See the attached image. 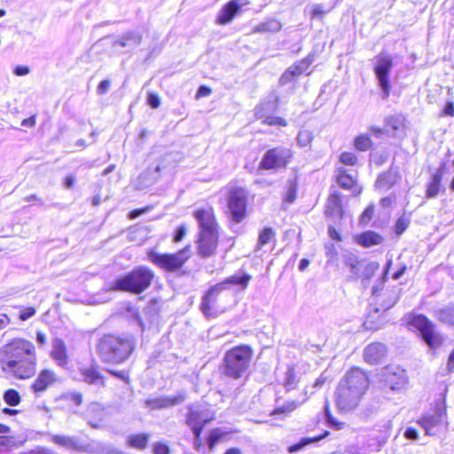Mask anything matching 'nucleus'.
I'll use <instances>...</instances> for the list:
<instances>
[{
    "label": "nucleus",
    "instance_id": "33",
    "mask_svg": "<svg viewBox=\"0 0 454 454\" xmlns=\"http://www.w3.org/2000/svg\"><path fill=\"white\" fill-rule=\"evenodd\" d=\"M363 261H358L357 257L352 254H347L344 257V263L349 267L350 271L354 276H359L360 270H362Z\"/></svg>",
    "mask_w": 454,
    "mask_h": 454
},
{
    "label": "nucleus",
    "instance_id": "23",
    "mask_svg": "<svg viewBox=\"0 0 454 454\" xmlns=\"http://www.w3.org/2000/svg\"><path fill=\"white\" fill-rule=\"evenodd\" d=\"M82 380L90 385H96L104 387L105 380L103 375L98 371V368L94 365L90 367L82 368L80 370Z\"/></svg>",
    "mask_w": 454,
    "mask_h": 454
},
{
    "label": "nucleus",
    "instance_id": "51",
    "mask_svg": "<svg viewBox=\"0 0 454 454\" xmlns=\"http://www.w3.org/2000/svg\"><path fill=\"white\" fill-rule=\"evenodd\" d=\"M298 74L295 73V71L293 70L292 67H290L281 75L279 82L281 84H286L287 82H290Z\"/></svg>",
    "mask_w": 454,
    "mask_h": 454
},
{
    "label": "nucleus",
    "instance_id": "62",
    "mask_svg": "<svg viewBox=\"0 0 454 454\" xmlns=\"http://www.w3.org/2000/svg\"><path fill=\"white\" fill-rule=\"evenodd\" d=\"M443 115H449V116H454V103L453 102H447L443 111Z\"/></svg>",
    "mask_w": 454,
    "mask_h": 454
},
{
    "label": "nucleus",
    "instance_id": "35",
    "mask_svg": "<svg viewBox=\"0 0 454 454\" xmlns=\"http://www.w3.org/2000/svg\"><path fill=\"white\" fill-rule=\"evenodd\" d=\"M379 264L376 262H363L362 270H360L359 276H355L356 278H363L364 280L370 279L374 272L378 270Z\"/></svg>",
    "mask_w": 454,
    "mask_h": 454
},
{
    "label": "nucleus",
    "instance_id": "2",
    "mask_svg": "<svg viewBox=\"0 0 454 454\" xmlns=\"http://www.w3.org/2000/svg\"><path fill=\"white\" fill-rule=\"evenodd\" d=\"M369 385L366 374L358 368L348 371L336 389V405L341 411L355 409Z\"/></svg>",
    "mask_w": 454,
    "mask_h": 454
},
{
    "label": "nucleus",
    "instance_id": "57",
    "mask_svg": "<svg viewBox=\"0 0 454 454\" xmlns=\"http://www.w3.org/2000/svg\"><path fill=\"white\" fill-rule=\"evenodd\" d=\"M111 82L108 79L103 80L99 82V84L97 87V93L98 95H104L106 93L110 88Z\"/></svg>",
    "mask_w": 454,
    "mask_h": 454
},
{
    "label": "nucleus",
    "instance_id": "61",
    "mask_svg": "<svg viewBox=\"0 0 454 454\" xmlns=\"http://www.w3.org/2000/svg\"><path fill=\"white\" fill-rule=\"evenodd\" d=\"M13 73L17 76L27 75L29 73V68L27 67H25V66H17L14 68Z\"/></svg>",
    "mask_w": 454,
    "mask_h": 454
},
{
    "label": "nucleus",
    "instance_id": "18",
    "mask_svg": "<svg viewBox=\"0 0 454 454\" xmlns=\"http://www.w3.org/2000/svg\"><path fill=\"white\" fill-rule=\"evenodd\" d=\"M387 355V348L382 343H371L364 350V358L370 364L381 363Z\"/></svg>",
    "mask_w": 454,
    "mask_h": 454
},
{
    "label": "nucleus",
    "instance_id": "47",
    "mask_svg": "<svg viewBox=\"0 0 454 454\" xmlns=\"http://www.w3.org/2000/svg\"><path fill=\"white\" fill-rule=\"evenodd\" d=\"M313 139L312 132L307 129L299 131L297 135V144L301 147H305L310 144Z\"/></svg>",
    "mask_w": 454,
    "mask_h": 454
},
{
    "label": "nucleus",
    "instance_id": "1",
    "mask_svg": "<svg viewBox=\"0 0 454 454\" xmlns=\"http://www.w3.org/2000/svg\"><path fill=\"white\" fill-rule=\"evenodd\" d=\"M0 365L4 372L18 379L34 376L36 368L35 345L21 338L12 340L0 348Z\"/></svg>",
    "mask_w": 454,
    "mask_h": 454
},
{
    "label": "nucleus",
    "instance_id": "46",
    "mask_svg": "<svg viewBox=\"0 0 454 454\" xmlns=\"http://www.w3.org/2000/svg\"><path fill=\"white\" fill-rule=\"evenodd\" d=\"M52 356L59 364L64 363L66 361V348L62 341H59L58 343H56L54 350L52 351Z\"/></svg>",
    "mask_w": 454,
    "mask_h": 454
},
{
    "label": "nucleus",
    "instance_id": "24",
    "mask_svg": "<svg viewBox=\"0 0 454 454\" xmlns=\"http://www.w3.org/2000/svg\"><path fill=\"white\" fill-rule=\"evenodd\" d=\"M398 177L397 170L391 168L378 176L375 186L378 189L387 191L394 186Z\"/></svg>",
    "mask_w": 454,
    "mask_h": 454
},
{
    "label": "nucleus",
    "instance_id": "52",
    "mask_svg": "<svg viewBox=\"0 0 454 454\" xmlns=\"http://www.w3.org/2000/svg\"><path fill=\"white\" fill-rule=\"evenodd\" d=\"M373 213H374L373 206L367 207L360 217V223H367L372 218Z\"/></svg>",
    "mask_w": 454,
    "mask_h": 454
},
{
    "label": "nucleus",
    "instance_id": "29",
    "mask_svg": "<svg viewBox=\"0 0 454 454\" xmlns=\"http://www.w3.org/2000/svg\"><path fill=\"white\" fill-rule=\"evenodd\" d=\"M149 439L150 434L146 433L130 434L127 438V443L131 448L144 450L146 448Z\"/></svg>",
    "mask_w": 454,
    "mask_h": 454
},
{
    "label": "nucleus",
    "instance_id": "50",
    "mask_svg": "<svg viewBox=\"0 0 454 454\" xmlns=\"http://www.w3.org/2000/svg\"><path fill=\"white\" fill-rule=\"evenodd\" d=\"M340 160L345 165L354 166L357 158L354 153L345 152L340 154Z\"/></svg>",
    "mask_w": 454,
    "mask_h": 454
},
{
    "label": "nucleus",
    "instance_id": "55",
    "mask_svg": "<svg viewBox=\"0 0 454 454\" xmlns=\"http://www.w3.org/2000/svg\"><path fill=\"white\" fill-rule=\"evenodd\" d=\"M147 103L152 108H158L160 105V98L155 93H149L147 96Z\"/></svg>",
    "mask_w": 454,
    "mask_h": 454
},
{
    "label": "nucleus",
    "instance_id": "9",
    "mask_svg": "<svg viewBox=\"0 0 454 454\" xmlns=\"http://www.w3.org/2000/svg\"><path fill=\"white\" fill-rule=\"evenodd\" d=\"M374 61L373 72L381 90V98L386 100L390 95L389 74L393 68V59L389 55L380 53L375 57Z\"/></svg>",
    "mask_w": 454,
    "mask_h": 454
},
{
    "label": "nucleus",
    "instance_id": "54",
    "mask_svg": "<svg viewBox=\"0 0 454 454\" xmlns=\"http://www.w3.org/2000/svg\"><path fill=\"white\" fill-rule=\"evenodd\" d=\"M153 454H169V448L168 445L161 442H155L153 446Z\"/></svg>",
    "mask_w": 454,
    "mask_h": 454
},
{
    "label": "nucleus",
    "instance_id": "27",
    "mask_svg": "<svg viewBox=\"0 0 454 454\" xmlns=\"http://www.w3.org/2000/svg\"><path fill=\"white\" fill-rule=\"evenodd\" d=\"M383 240L380 234L372 231H364L357 239V242L364 247L381 244Z\"/></svg>",
    "mask_w": 454,
    "mask_h": 454
},
{
    "label": "nucleus",
    "instance_id": "44",
    "mask_svg": "<svg viewBox=\"0 0 454 454\" xmlns=\"http://www.w3.org/2000/svg\"><path fill=\"white\" fill-rule=\"evenodd\" d=\"M272 111V106L270 102L261 103L254 108V116L257 120L265 119L268 115V113Z\"/></svg>",
    "mask_w": 454,
    "mask_h": 454
},
{
    "label": "nucleus",
    "instance_id": "40",
    "mask_svg": "<svg viewBox=\"0 0 454 454\" xmlns=\"http://www.w3.org/2000/svg\"><path fill=\"white\" fill-rule=\"evenodd\" d=\"M4 402L10 406H16L20 402V395L15 389H8L4 392L3 396Z\"/></svg>",
    "mask_w": 454,
    "mask_h": 454
},
{
    "label": "nucleus",
    "instance_id": "28",
    "mask_svg": "<svg viewBox=\"0 0 454 454\" xmlns=\"http://www.w3.org/2000/svg\"><path fill=\"white\" fill-rule=\"evenodd\" d=\"M282 27L281 23L276 19H269L259 23L253 28L254 33H276Z\"/></svg>",
    "mask_w": 454,
    "mask_h": 454
},
{
    "label": "nucleus",
    "instance_id": "7",
    "mask_svg": "<svg viewBox=\"0 0 454 454\" xmlns=\"http://www.w3.org/2000/svg\"><path fill=\"white\" fill-rule=\"evenodd\" d=\"M253 356V349L247 345L232 348L225 353L223 373L234 380L241 378L248 370Z\"/></svg>",
    "mask_w": 454,
    "mask_h": 454
},
{
    "label": "nucleus",
    "instance_id": "11",
    "mask_svg": "<svg viewBox=\"0 0 454 454\" xmlns=\"http://www.w3.org/2000/svg\"><path fill=\"white\" fill-rule=\"evenodd\" d=\"M411 325L419 330L423 340L431 348H437L443 342L442 336L435 331L434 325L424 315H416Z\"/></svg>",
    "mask_w": 454,
    "mask_h": 454
},
{
    "label": "nucleus",
    "instance_id": "10",
    "mask_svg": "<svg viewBox=\"0 0 454 454\" xmlns=\"http://www.w3.org/2000/svg\"><path fill=\"white\" fill-rule=\"evenodd\" d=\"M247 191L243 188H233L228 195V210L230 219L234 223H241L247 216Z\"/></svg>",
    "mask_w": 454,
    "mask_h": 454
},
{
    "label": "nucleus",
    "instance_id": "17",
    "mask_svg": "<svg viewBox=\"0 0 454 454\" xmlns=\"http://www.w3.org/2000/svg\"><path fill=\"white\" fill-rule=\"evenodd\" d=\"M194 217L199 224V233L218 232L217 223L212 209H199L194 212Z\"/></svg>",
    "mask_w": 454,
    "mask_h": 454
},
{
    "label": "nucleus",
    "instance_id": "14",
    "mask_svg": "<svg viewBox=\"0 0 454 454\" xmlns=\"http://www.w3.org/2000/svg\"><path fill=\"white\" fill-rule=\"evenodd\" d=\"M382 380L391 390H398L406 384L405 371L396 365H388L381 372Z\"/></svg>",
    "mask_w": 454,
    "mask_h": 454
},
{
    "label": "nucleus",
    "instance_id": "32",
    "mask_svg": "<svg viewBox=\"0 0 454 454\" xmlns=\"http://www.w3.org/2000/svg\"><path fill=\"white\" fill-rule=\"evenodd\" d=\"M299 382V378L293 366H289L285 373L284 387L287 391L293 390L296 387Z\"/></svg>",
    "mask_w": 454,
    "mask_h": 454
},
{
    "label": "nucleus",
    "instance_id": "21",
    "mask_svg": "<svg viewBox=\"0 0 454 454\" xmlns=\"http://www.w3.org/2000/svg\"><path fill=\"white\" fill-rule=\"evenodd\" d=\"M56 380L55 373L51 370L44 369L38 374L31 387L35 393L43 392Z\"/></svg>",
    "mask_w": 454,
    "mask_h": 454
},
{
    "label": "nucleus",
    "instance_id": "41",
    "mask_svg": "<svg viewBox=\"0 0 454 454\" xmlns=\"http://www.w3.org/2000/svg\"><path fill=\"white\" fill-rule=\"evenodd\" d=\"M400 297V291L398 290H392L387 294V299H386L383 303L381 304V309L386 311L389 309H391L396 301L399 300Z\"/></svg>",
    "mask_w": 454,
    "mask_h": 454
},
{
    "label": "nucleus",
    "instance_id": "4",
    "mask_svg": "<svg viewBox=\"0 0 454 454\" xmlns=\"http://www.w3.org/2000/svg\"><path fill=\"white\" fill-rule=\"evenodd\" d=\"M251 278V275L247 273L235 274L211 286L202 297L200 304L202 313L207 317H215L220 309L218 301L222 294L229 290L231 286H239L242 290L246 289Z\"/></svg>",
    "mask_w": 454,
    "mask_h": 454
},
{
    "label": "nucleus",
    "instance_id": "42",
    "mask_svg": "<svg viewBox=\"0 0 454 454\" xmlns=\"http://www.w3.org/2000/svg\"><path fill=\"white\" fill-rule=\"evenodd\" d=\"M314 61V55H308L306 58L299 61L296 65L292 67L293 70L295 71V73L300 75L302 73H304L308 67L312 64Z\"/></svg>",
    "mask_w": 454,
    "mask_h": 454
},
{
    "label": "nucleus",
    "instance_id": "39",
    "mask_svg": "<svg viewBox=\"0 0 454 454\" xmlns=\"http://www.w3.org/2000/svg\"><path fill=\"white\" fill-rule=\"evenodd\" d=\"M297 184L294 180H288L286 183V192L284 201L293 203L296 199Z\"/></svg>",
    "mask_w": 454,
    "mask_h": 454
},
{
    "label": "nucleus",
    "instance_id": "36",
    "mask_svg": "<svg viewBox=\"0 0 454 454\" xmlns=\"http://www.w3.org/2000/svg\"><path fill=\"white\" fill-rule=\"evenodd\" d=\"M411 217L409 215L403 213L395 222V232L397 236L402 235L409 227Z\"/></svg>",
    "mask_w": 454,
    "mask_h": 454
},
{
    "label": "nucleus",
    "instance_id": "12",
    "mask_svg": "<svg viewBox=\"0 0 454 454\" xmlns=\"http://www.w3.org/2000/svg\"><path fill=\"white\" fill-rule=\"evenodd\" d=\"M293 157L291 149L286 147H274L268 150L259 163L260 169L285 168Z\"/></svg>",
    "mask_w": 454,
    "mask_h": 454
},
{
    "label": "nucleus",
    "instance_id": "49",
    "mask_svg": "<svg viewBox=\"0 0 454 454\" xmlns=\"http://www.w3.org/2000/svg\"><path fill=\"white\" fill-rule=\"evenodd\" d=\"M262 123L270 125V126L278 125V126H282V127H285L287 124L285 119H283L281 117H278V116H271V115H268L262 121Z\"/></svg>",
    "mask_w": 454,
    "mask_h": 454
},
{
    "label": "nucleus",
    "instance_id": "45",
    "mask_svg": "<svg viewBox=\"0 0 454 454\" xmlns=\"http://www.w3.org/2000/svg\"><path fill=\"white\" fill-rule=\"evenodd\" d=\"M275 236V231L271 227H265L261 233L259 234L258 238V247H261L270 242L271 239H273Z\"/></svg>",
    "mask_w": 454,
    "mask_h": 454
},
{
    "label": "nucleus",
    "instance_id": "34",
    "mask_svg": "<svg viewBox=\"0 0 454 454\" xmlns=\"http://www.w3.org/2000/svg\"><path fill=\"white\" fill-rule=\"evenodd\" d=\"M307 394H308V391L305 390V395H307ZM307 398H308V396H306L301 402H297V401L286 402V404H284L283 406L273 410L270 412V415L274 416V415H278L281 413L290 412V411L295 410L297 407H299L301 403H303L307 400Z\"/></svg>",
    "mask_w": 454,
    "mask_h": 454
},
{
    "label": "nucleus",
    "instance_id": "53",
    "mask_svg": "<svg viewBox=\"0 0 454 454\" xmlns=\"http://www.w3.org/2000/svg\"><path fill=\"white\" fill-rule=\"evenodd\" d=\"M186 235V227L184 225H180L176 228L174 236H173V241L175 243L180 242L184 236Z\"/></svg>",
    "mask_w": 454,
    "mask_h": 454
},
{
    "label": "nucleus",
    "instance_id": "30",
    "mask_svg": "<svg viewBox=\"0 0 454 454\" xmlns=\"http://www.w3.org/2000/svg\"><path fill=\"white\" fill-rule=\"evenodd\" d=\"M328 434H329V432L325 431L324 434H322L318 436L304 437V438L301 439L300 442H298L297 443L290 445L287 448V451L289 453L298 452V451L301 450L303 448H305L307 445H309L310 443L317 442L320 440H322L323 438L326 437Z\"/></svg>",
    "mask_w": 454,
    "mask_h": 454
},
{
    "label": "nucleus",
    "instance_id": "58",
    "mask_svg": "<svg viewBox=\"0 0 454 454\" xmlns=\"http://www.w3.org/2000/svg\"><path fill=\"white\" fill-rule=\"evenodd\" d=\"M187 425L191 427L192 433L194 434V438H196V440H200L201 431L206 424H187Z\"/></svg>",
    "mask_w": 454,
    "mask_h": 454
},
{
    "label": "nucleus",
    "instance_id": "48",
    "mask_svg": "<svg viewBox=\"0 0 454 454\" xmlns=\"http://www.w3.org/2000/svg\"><path fill=\"white\" fill-rule=\"evenodd\" d=\"M372 145V141L368 136L360 135L355 139V146L359 151H366Z\"/></svg>",
    "mask_w": 454,
    "mask_h": 454
},
{
    "label": "nucleus",
    "instance_id": "38",
    "mask_svg": "<svg viewBox=\"0 0 454 454\" xmlns=\"http://www.w3.org/2000/svg\"><path fill=\"white\" fill-rule=\"evenodd\" d=\"M437 318L442 323L454 325V307L439 310L437 313Z\"/></svg>",
    "mask_w": 454,
    "mask_h": 454
},
{
    "label": "nucleus",
    "instance_id": "3",
    "mask_svg": "<svg viewBox=\"0 0 454 454\" xmlns=\"http://www.w3.org/2000/svg\"><path fill=\"white\" fill-rule=\"evenodd\" d=\"M135 348L131 335L105 334L98 342V353L104 363L121 364L131 354Z\"/></svg>",
    "mask_w": 454,
    "mask_h": 454
},
{
    "label": "nucleus",
    "instance_id": "37",
    "mask_svg": "<svg viewBox=\"0 0 454 454\" xmlns=\"http://www.w3.org/2000/svg\"><path fill=\"white\" fill-rule=\"evenodd\" d=\"M337 183L341 188L349 190L355 186L356 180L343 170L338 176Z\"/></svg>",
    "mask_w": 454,
    "mask_h": 454
},
{
    "label": "nucleus",
    "instance_id": "60",
    "mask_svg": "<svg viewBox=\"0 0 454 454\" xmlns=\"http://www.w3.org/2000/svg\"><path fill=\"white\" fill-rule=\"evenodd\" d=\"M370 130L377 137H381L384 135L389 133V131L387 129H381V128L375 127V126H372L370 128Z\"/></svg>",
    "mask_w": 454,
    "mask_h": 454
},
{
    "label": "nucleus",
    "instance_id": "20",
    "mask_svg": "<svg viewBox=\"0 0 454 454\" xmlns=\"http://www.w3.org/2000/svg\"><path fill=\"white\" fill-rule=\"evenodd\" d=\"M142 42V35L136 31H129L120 36L113 43L114 47L125 48L128 52L137 48Z\"/></svg>",
    "mask_w": 454,
    "mask_h": 454
},
{
    "label": "nucleus",
    "instance_id": "22",
    "mask_svg": "<svg viewBox=\"0 0 454 454\" xmlns=\"http://www.w3.org/2000/svg\"><path fill=\"white\" fill-rule=\"evenodd\" d=\"M240 10V5L236 0H231L226 4L219 12L217 23L226 25L230 23Z\"/></svg>",
    "mask_w": 454,
    "mask_h": 454
},
{
    "label": "nucleus",
    "instance_id": "8",
    "mask_svg": "<svg viewBox=\"0 0 454 454\" xmlns=\"http://www.w3.org/2000/svg\"><path fill=\"white\" fill-rule=\"evenodd\" d=\"M192 247L187 245L183 249L175 254H160L154 250H150L147 253L148 259L158 267L164 269L167 271H176L182 268V266L192 256Z\"/></svg>",
    "mask_w": 454,
    "mask_h": 454
},
{
    "label": "nucleus",
    "instance_id": "56",
    "mask_svg": "<svg viewBox=\"0 0 454 454\" xmlns=\"http://www.w3.org/2000/svg\"><path fill=\"white\" fill-rule=\"evenodd\" d=\"M35 314V309L32 307L26 308L20 312L19 318L26 321Z\"/></svg>",
    "mask_w": 454,
    "mask_h": 454
},
{
    "label": "nucleus",
    "instance_id": "25",
    "mask_svg": "<svg viewBox=\"0 0 454 454\" xmlns=\"http://www.w3.org/2000/svg\"><path fill=\"white\" fill-rule=\"evenodd\" d=\"M188 410L189 412L186 419L187 424H206L210 420L205 413V411L200 405H189Z\"/></svg>",
    "mask_w": 454,
    "mask_h": 454
},
{
    "label": "nucleus",
    "instance_id": "31",
    "mask_svg": "<svg viewBox=\"0 0 454 454\" xmlns=\"http://www.w3.org/2000/svg\"><path fill=\"white\" fill-rule=\"evenodd\" d=\"M403 117L401 114L391 115L385 118L386 126L391 129V135L396 136L397 132L403 129Z\"/></svg>",
    "mask_w": 454,
    "mask_h": 454
},
{
    "label": "nucleus",
    "instance_id": "26",
    "mask_svg": "<svg viewBox=\"0 0 454 454\" xmlns=\"http://www.w3.org/2000/svg\"><path fill=\"white\" fill-rule=\"evenodd\" d=\"M325 214L331 216L342 217L343 210L341 198L339 193L333 192L330 194L327 200Z\"/></svg>",
    "mask_w": 454,
    "mask_h": 454
},
{
    "label": "nucleus",
    "instance_id": "63",
    "mask_svg": "<svg viewBox=\"0 0 454 454\" xmlns=\"http://www.w3.org/2000/svg\"><path fill=\"white\" fill-rule=\"evenodd\" d=\"M69 399L77 406L82 403V395L81 393H71Z\"/></svg>",
    "mask_w": 454,
    "mask_h": 454
},
{
    "label": "nucleus",
    "instance_id": "43",
    "mask_svg": "<svg viewBox=\"0 0 454 454\" xmlns=\"http://www.w3.org/2000/svg\"><path fill=\"white\" fill-rule=\"evenodd\" d=\"M159 301L155 299L151 300L143 309V313L150 319H153L159 312Z\"/></svg>",
    "mask_w": 454,
    "mask_h": 454
},
{
    "label": "nucleus",
    "instance_id": "16",
    "mask_svg": "<svg viewBox=\"0 0 454 454\" xmlns=\"http://www.w3.org/2000/svg\"><path fill=\"white\" fill-rule=\"evenodd\" d=\"M186 399L185 391H179L174 396H159L155 398L146 399L145 403L146 407L153 410L156 409H166L184 402Z\"/></svg>",
    "mask_w": 454,
    "mask_h": 454
},
{
    "label": "nucleus",
    "instance_id": "64",
    "mask_svg": "<svg viewBox=\"0 0 454 454\" xmlns=\"http://www.w3.org/2000/svg\"><path fill=\"white\" fill-rule=\"evenodd\" d=\"M325 419L327 424L335 429H340L343 425V423L338 422L332 415L330 416V418H327Z\"/></svg>",
    "mask_w": 454,
    "mask_h": 454
},
{
    "label": "nucleus",
    "instance_id": "15",
    "mask_svg": "<svg viewBox=\"0 0 454 454\" xmlns=\"http://www.w3.org/2000/svg\"><path fill=\"white\" fill-rule=\"evenodd\" d=\"M218 232L199 233L197 253L202 258H209L215 254L218 246Z\"/></svg>",
    "mask_w": 454,
    "mask_h": 454
},
{
    "label": "nucleus",
    "instance_id": "19",
    "mask_svg": "<svg viewBox=\"0 0 454 454\" xmlns=\"http://www.w3.org/2000/svg\"><path fill=\"white\" fill-rule=\"evenodd\" d=\"M445 171V163L432 175L431 180L427 184L426 197L427 199L436 198L440 192H444L445 188L442 185V180Z\"/></svg>",
    "mask_w": 454,
    "mask_h": 454
},
{
    "label": "nucleus",
    "instance_id": "13",
    "mask_svg": "<svg viewBox=\"0 0 454 454\" xmlns=\"http://www.w3.org/2000/svg\"><path fill=\"white\" fill-rule=\"evenodd\" d=\"M446 419V409L443 401H437L432 414L423 416L418 423L423 427L427 435H435Z\"/></svg>",
    "mask_w": 454,
    "mask_h": 454
},
{
    "label": "nucleus",
    "instance_id": "59",
    "mask_svg": "<svg viewBox=\"0 0 454 454\" xmlns=\"http://www.w3.org/2000/svg\"><path fill=\"white\" fill-rule=\"evenodd\" d=\"M404 436L409 440H417L419 437V434L415 428L408 427L404 432Z\"/></svg>",
    "mask_w": 454,
    "mask_h": 454
},
{
    "label": "nucleus",
    "instance_id": "5",
    "mask_svg": "<svg viewBox=\"0 0 454 454\" xmlns=\"http://www.w3.org/2000/svg\"><path fill=\"white\" fill-rule=\"evenodd\" d=\"M153 278L154 273L150 269L138 267L113 281L106 288V292L119 291L139 294L151 286Z\"/></svg>",
    "mask_w": 454,
    "mask_h": 454
},
{
    "label": "nucleus",
    "instance_id": "6",
    "mask_svg": "<svg viewBox=\"0 0 454 454\" xmlns=\"http://www.w3.org/2000/svg\"><path fill=\"white\" fill-rule=\"evenodd\" d=\"M51 442L67 450L87 454H124L110 443L96 440L82 442L77 436L54 434Z\"/></svg>",
    "mask_w": 454,
    "mask_h": 454
}]
</instances>
